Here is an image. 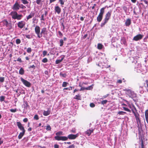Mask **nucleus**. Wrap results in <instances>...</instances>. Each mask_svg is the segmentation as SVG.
<instances>
[{"label": "nucleus", "mask_w": 148, "mask_h": 148, "mask_svg": "<svg viewBox=\"0 0 148 148\" xmlns=\"http://www.w3.org/2000/svg\"><path fill=\"white\" fill-rule=\"evenodd\" d=\"M34 30L36 34L39 38H40L42 36L45 37V33L46 31V28L45 27L43 28L40 32V28L39 26H36Z\"/></svg>", "instance_id": "obj_1"}, {"label": "nucleus", "mask_w": 148, "mask_h": 148, "mask_svg": "<svg viewBox=\"0 0 148 148\" xmlns=\"http://www.w3.org/2000/svg\"><path fill=\"white\" fill-rule=\"evenodd\" d=\"M10 15L11 16L12 18L14 19H16L18 20H21L23 17V16L21 14H18L17 12L15 11H12Z\"/></svg>", "instance_id": "obj_2"}, {"label": "nucleus", "mask_w": 148, "mask_h": 148, "mask_svg": "<svg viewBox=\"0 0 148 148\" xmlns=\"http://www.w3.org/2000/svg\"><path fill=\"white\" fill-rule=\"evenodd\" d=\"M111 12H108L106 14L105 17L101 24V26L102 27L108 22L111 16Z\"/></svg>", "instance_id": "obj_3"}, {"label": "nucleus", "mask_w": 148, "mask_h": 148, "mask_svg": "<svg viewBox=\"0 0 148 148\" xmlns=\"http://www.w3.org/2000/svg\"><path fill=\"white\" fill-rule=\"evenodd\" d=\"M106 7L103 8H101L100 10V12L98 16L97 17V20L98 22H100L102 20L103 14L104 13L105 9Z\"/></svg>", "instance_id": "obj_4"}, {"label": "nucleus", "mask_w": 148, "mask_h": 148, "mask_svg": "<svg viewBox=\"0 0 148 148\" xmlns=\"http://www.w3.org/2000/svg\"><path fill=\"white\" fill-rule=\"evenodd\" d=\"M124 91H126V94L130 97H132L134 94V92L130 89H126Z\"/></svg>", "instance_id": "obj_5"}, {"label": "nucleus", "mask_w": 148, "mask_h": 148, "mask_svg": "<svg viewBox=\"0 0 148 148\" xmlns=\"http://www.w3.org/2000/svg\"><path fill=\"white\" fill-rule=\"evenodd\" d=\"M132 112L135 116L136 120H139V114L137 112L136 109L135 107H133V108L132 109Z\"/></svg>", "instance_id": "obj_6"}, {"label": "nucleus", "mask_w": 148, "mask_h": 148, "mask_svg": "<svg viewBox=\"0 0 148 148\" xmlns=\"http://www.w3.org/2000/svg\"><path fill=\"white\" fill-rule=\"evenodd\" d=\"M20 4L18 3V1H16L15 3L12 7V9L14 10H18L20 8Z\"/></svg>", "instance_id": "obj_7"}, {"label": "nucleus", "mask_w": 148, "mask_h": 148, "mask_svg": "<svg viewBox=\"0 0 148 148\" xmlns=\"http://www.w3.org/2000/svg\"><path fill=\"white\" fill-rule=\"evenodd\" d=\"M55 138L58 140L65 141L68 139V138L64 136H56L55 137Z\"/></svg>", "instance_id": "obj_8"}, {"label": "nucleus", "mask_w": 148, "mask_h": 148, "mask_svg": "<svg viewBox=\"0 0 148 148\" xmlns=\"http://www.w3.org/2000/svg\"><path fill=\"white\" fill-rule=\"evenodd\" d=\"M21 81L23 82V84L25 85L26 86L29 87L31 85V84L26 80H25L23 78H21Z\"/></svg>", "instance_id": "obj_9"}, {"label": "nucleus", "mask_w": 148, "mask_h": 148, "mask_svg": "<svg viewBox=\"0 0 148 148\" xmlns=\"http://www.w3.org/2000/svg\"><path fill=\"white\" fill-rule=\"evenodd\" d=\"M143 36L140 34H138L136 36H135L133 40L135 41H138L142 39L143 37Z\"/></svg>", "instance_id": "obj_10"}, {"label": "nucleus", "mask_w": 148, "mask_h": 148, "mask_svg": "<svg viewBox=\"0 0 148 148\" xmlns=\"http://www.w3.org/2000/svg\"><path fill=\"white\" fill-rule=\"evenodd\" d=\"M25 24V23L23 21L19 22L17 23L18 27L21 29L23 27Z\"/></svg>", "instance_id": "obj_11"}, {"label": "nucleus", "mask_w": 148, "mask_h": 148, "mask_svg": "<svg viewBox=\"0 0 148 148\" xmlns=\"http://www.w3.org/2000/svg\"><path fill=\"white\" fill-rule=\"evenodd\" d=\"M17 125L18 127V128L22 131H25L24 127L22 126L21 123L19 122H17Z\"/></svg>", "instance_id": "obj_12"}, {"label": "nucleus", "mask_w": 148, "mask_h": 148, "mask_svg": "<svg viewBox=\"0 0 148 148\" xmlns=\"http://www.w3.org/2000/svg\"><path fill=\"white\" fill-rule=\"evenodd\" d=\"M78 136V134H77L74 135L73 134H70L68 135L67 137L70 139H74L76 138Z\"/></svg>", "instance_id": "obj_13"}, {"label": "nucleus", "mask_w": 148, "mask_h": 148, "mask_svg": "<svg viewBox=\"0 0 148 148\" xmlns=\"http://www.w3.org/2000/svg\"><path fill=\"white\" fill-rule=\"evenodd\" d=\"M54 10L58 14H59L61 11V9L58 6H56L54 8Z\"/></svg>", "instance_id": "obj_14"}, {"label": "nucleus", "mask_w": 148, "mask_h": 148, "mask_svg": "<svg viewBox=\"0 0 148 148\" xmlns=\"http://www.w3.org/2000/svg\"><path fill=\"white\" fill-rule=\"evenodd\" d=\"M131 23V20L129 18L127 19L125 22V25L127 26H129Z\"/></svg>", "instance_id": "obj_15"}, {"label": "nucleus", "mask_w": 148, "mask_h": 148, "mask_svg": "<svg viewBox=\"0 0 148 148\" xmlns=\"http://www.w3.org/2000/svg\"><path fill=\"white\" fill-rule=\"evenodd\" d=\"M93 129H92L87 130L86 132V134L89 136L90 135L92 132H93Z\"/></svg>", "instance_id": "obj_16"}, {"label": "nucleus", "mask_w": 148, "mask_h": 148, "mask_svg": "<svg viewBox=\"0 0 148 148\" xmlns=\"http://www.w3.org/2000/svg\"><path fill=\"white\" fill-rule=\"evenodd\" d=\"M23 106L24 108V110H25V109H26L27 108L29 107L28 104V103L27 101H24Z\"/></svg>", "instance_id": "obj_17"}, {"label": "nucleus", "mask_w": 148, "mask_h": 148, "mask_svg": "<svg viewBox=\"0 0 148 148\" xmlns=\"http://www.w3.org/2000/svg\"><path fill=\"white\" fill-rule=\"evenodd\" d=\"M35 13L34 12H31L30 14H29L27 17V20H29V19L33 17Z\"/></svg>", "instance_id": "obj_18"}, {"label": "nucleus", "mask_w": 148, "mask_h": 148, "mask_svg": "<svg viewBox=\"0 0 148 148\" xmlns=\"http://www.w3.org/2000/svg\"><path fill=\"white\" fill-rule=\"evenodd\" d=\"M145 116L146 120L148 123V110H147L145 112Z\"/></svg>", "instance_id": "obj_19"}, {"label": "nucleus", "mask_w": 148, "mask_h": 148, "mask_svg": "<svg viewBox=\"0 0 148 148\" xmlns=\"http://www.w3.org/2000/svg\"><path fill=\"white\" fill-rule=\"evenodd\" d=\"M25 131H22V132H21L18 136L19 139H21L22 138V137L25 134Z\"/></svg>", "instance_id": "obj_20"}, {"label": "nucleus", "mask_w": 148, "mask_h": 148, "mask_svg": "<svg viewBox=\"0 0 148 148\" xmlns=\"http://www.w3.org/2000/svg\"><path fill=\"white\" fill-rule=\"evenodd\" d=\"M138 91L140 93H142L143 92V86H140L138 89Z\"/></svg>", "instance_id": "obj_21"}, {"label": "nucleus", "mask_w": 148, "mask_h": 148, "mask_svg": "<svg viewBox=\"0 0 148 148\" xmlns=\"http://www.w3.org/2000/svg\"><path fill=\"white\" fill-rule=\"evenodd\" d=\"M50 112L49 110H47V111H44L43 113V114L45 116H47L49 115Z\"/></svg>", "instance_id": "obj_22"}, {"label": "nucleus", "mask_w": 148, "mask_h": 148, "mask_svg": "<svg viewBox=\"0 0 148 148\" xmlns=\"http://www.w3.org/2000/svg\"><path fill=\"white\" fill-rule=\"evenodd\" d=\"M19 74L23 75L24 73V71L23 69L21 67L19 71Z\"/></svg>", "instance_id": "obj_23"}, {"label": "nucleus", "mask_w": 148, "mask_h": 148, "mask_svg": "<svg viewBox=\"0 0 148 148\" xmlns=\"http://www.w3.org/2000/svg\"><path fill=\"white\" fill-rule=\"evenodd\" d=\"M103 45L100 43H99L98 44L97 48L98 49H102V48H103Z\"/></svg>", "instance_id": "obj_24"}, {"label": "nucleus", "mask_w": 148, "mask_h": 148, "mask_svg": "<svg viewBox=\"0 0 148 148\" xmlns=\"http://www.w3.org/2000/svg\"><path fill=\"white\" fill-rule=\"evenodd\" d=\"M5 97L3 96H2L0 97V101H1L2 102L4 101Z\"/></svg>", "instance_id": "obj_25"}, {"label": "nucleus", "mask_w": 148, "mask_h": 148, "mask_svg": "<svg viewBox=\"0 0 148 148\" xmlns=\"http://www.w3.org/2000/svg\"><path fill=\"white\" fill-rule=\"evenodd\" d=\"M68 84V83L66 82H63L62 84V86L63 87H66L67 86V84Z\"/></svg>", "instance_id": "obj_26"}, {"label": "nucleus", "mask_w": 148, "mask_h": 148, "mask_svg": "<svg viewBox=\"0 0 148 148\" xmlns=\"http://www.w3.org/2000/svg\"><path fill=\"white\" fill-rule=\"evenodd\" d=\"M60 75L64 77H65L66 76V73L63 74L62 72L60 73Z\"/></svg>", "instance_id": "obj_27"}, {"label": "nucleus", "mask_w": 148, "mask_h": 148, "mask_svg": "<svg viewBox=\"0 0 148 148\" xmlns=\"http://www.w3.org/2000/svg\"><path fill=\"white\" fill-rule=\"evenodd\" d=\"M80 96L79 95H76L74 97V98L75 99H76L78 100H81L80 99Z\"/></svg>", "instance_id": "obj_28"}, {"label": "nucleus", "mask_w": 148, "mask_h": 148, "mask_svg": "<svg viewBox=\"0 0 148 148\" xmlns=\"http://www.w3.org/2000/svg\"><path fill=\"white\" fill-rule=\"evenodd\" d=\"M126 113V112H124L123 111H119L118 112V114H119V115H124Z\"/></svg>", "instance_id": "obj_29"}, {"label": "nucleus", "mask_w": 148, "mask_h": 148, "mask_svg": "<svg viewBox=\"0 0 148 148\" xmlns=\"http://www.w3.org/2000/svg\"><path fill=\"white\" fill-rule=\"evenodd\" d=\"M60 47H62L63 46L64 43V41L63 40L61 39L60 40Z\"/></svg>", "instance_id": "obj_30"}, {"label": "nucleus", "mask_w": 148, "mask_h": 148, "mask_svg": "<svg viewBox=\"0 0 148 148\" xmlns=\"http://www.w3.org/2000/svg\"><path fill=\"white\" fill-rule=\"evenodd\" d=\"M22 3L24 4H27L28 3V2L27 0H21Z\"/></svg>", "instance_id": "obj_31"}, {"label": "nucleus", "mask_w": 148, "mask_h": 148, "mask_svg": "<svg viewBox=\"0 0 148 148\" xmlns=\"http://www.w3.org/2000/svg\"><path fill=\"white\" fill-rule=\"evenodd\" d=\"M108 102L107 100H105L102 101H101V104L103 105H104L105 104H106V103Z\"/></svg>", "instance_id": "obj_32"}, {"label": "nucleus", "mask_w": 148, "mask_h": 148, "mask_svg": "<svg viewBox=\"0 0 148 148\" xmlns=\"http://www.w3.org/2000/svg\"><path fill=\"white\" fill-rule=\"evenodd\" d=\"M16 43L17 44H19L21 42V41L20 39H17L16 40Z\"/></svg>", "instance_id": "obj_33"}, {"label": "nucleus", "mask_w": 148, "mask_h": 148, "mask_svg": "<svg viewBox=\"0 0 148 148\" xmlns=\"http://www.w3.org/2000/svg\"><path fill=\"white\" fill-rule=\"evenodd\" d=\"M48 61V60L47 58H45L42 60V62L43 63H46Z\"/></svg>", "instance_id": "obj_34"}, {"label": "nucleus", "mask_w": 148, "mask_h": 148, "mask_svg": "<svg viewBox=\"0 0 148 148\" xmlns=\"http://www.w3.org/2000/svg\"><path fill=\"white\" fill-rule=\"evenodd\" d=\"M34 119L36 120H38V116L37 114L35 115L34 116Z\"/></svg>", "instance_id": "obj_35"}, {"label": "nucleus", "mask_w": 148, "mask_h": 148, "mask_svg": "<svg viewBox=\"0 0 148 148\" xmlns=\"http://www.w3.org/2000/svg\"><path fill=\"white\" fill-rule=\"evenodd\" d=\"M123 109L124 110H125V111H127V112H131L130 110H129V109H128V108H127L123 107Z\"/></svg>", "instance_id": "obj_36"}, {"label": "nucleus", "mask_w": 148, "mask_h": 148, "mask_svg": "<svg viewBox=\"0 0 148 148\" xmlns=\"http://www.w3.org/2000/svg\"><path fill=\"white\" fill-rule=\"evenodd\" d=\"M32 50L31 48L29 47L27 49V52L28 53H30L31 52Z\"/></svg>", "instance_id": "obj_37"}, {"label": "nucleus", "mask_w": 148, "mask_h": 148, "mask_svg": "<svg viewBox=\"0 0 148 148\" xmlns=\"http://www.w3.org/2000/svg\"><path fill=\"white\" fill-rule=\"evenodd\" d=\"M47 51H43L42 54L43 55V57H44L45 56L47 55Z\"/></svg>", "instance_id": "obj_38"}, {"label": "nucleus", "mask_w": 148, "mask_h": 148, "mask_svg": "<svg viewBox=\"0 0 148 148\" xmlns=\"http://www.w3.org/2000/svg\"><path fill=\"white\" fill-rule=\"evenodd\" d=\"M20 8H21L22 9H25L26 8L25 6L23 5L22 4H20Z\"/></svg>", "instance_id": "obj_39"}, {"label": "nucleus", "mask_w": 148, "mask_h": 148, "mask_svg": "<svg viewBox=\"0 0 148 148\" xmlns=\"http://www.w3.org/2000/svg\"><path fill=\"white\" fill-rule=\"evenodd\" d=\"M10 110V111L12 112H15L16 111L17 109L16 108L14 109H11Z\"/></svg>", "instance_id": "obj_40"}, {"label": "nucleus", "mask_w": 148, "mask_h": 148, "mask_svg": "<svg viewBox=\"0 0 148 148\" xmlns=\"http://www.w3.org/2000/svg\"><path fill=\"white\" fill-rule=\"evenodd\" d=\"M72 90V87L71 86L69 87V88H64L63 90Z\"/></svg>", "instance_id": "obj_41"}, {"label": "nucleus", "mask_w": 148, "mask_h": 148, "mask_svg": "<svg viewBox=\"0 0 148 148\" xmlns=\"http://www.w3.org/2000/svg\"><path fill=\"white\" fill-rule=\"evenodd\" d=\"M51 127L49 125L47 126L46 129L47 130H51Z\"/></svg>", "instance_id": "obj_42"}, {"label": "nucleus", "mask_w": 148, "mask_h": 148, "mask_svg": "<svg viewBox=\"0 0 148 148\" xmlns=\"http://www.w3.org/2000/svg\"><path fill=\"white\" fill-rule=\"evenodd\" d=\"M123 9L125 11V12H126L127 11V8L125 6H124L123 7Z\"/></svg>", "instance_id": "obj_43"}, {"label": "nucleus", "mask_w": 148, "mask_h": 148, "mask_svg": "<svg viewBox=\"0 0 148 148\" xmlns=\"http://www.w3.org/2000/svg\"><path fill=\"white\" fill-rule=\"evenodd\" d=\"M62 61L60 60H57L56 61V64H59Z\"/></svg>", "instance_id": "obj_44"}, {"label": "nucleus", "mask_w": 148, "mask_h": 148, "mask_svg": "<svg viewBox=\"0 0 148 148\" xmlns=\"http://www.w3.org/2000/svg\"><path fill=\"white\" fill-rule=\"evenodd\" d=\"M62 132H57L56 133V134L57 135V136H59V135H62Z\"/></svg>", "instance_id": "obj_45"}, {"label": "nucleus", "mask_w": 148, "mask_h": 148, "mask_svg": "<svg viewBox=\"0 0 148 148\" xmlns=\"http://www.w3.org/2000/svg\"><path fill=\"white\" fill-rule=\"evenodd\" d=\"M4 80V77H0V82H3Z\"/></svg>", "instance_id": "obj_46"}, {"label": "nucleus", "mask_w": 148, "mask_h": 148, "mask_svg": "<svg viewBox=\"0 0 148 148\" xmlns=\"http://www.w3.org/2000/svg\"><path fill=\"white\" fill-rule=\"evenodd\" d=\"M44 14H43L41 16V18L40 19L41 21H44L45 19L44 18Z\"/></svg>", "instance_id": "obj_47"}, {"label": "nucleus", "mask_w": 148, "mask_h": 148, "mask_svg": "<svg viewBox=\"0 0 148 148\" xmlns=\"http://www.w3.org/2000/svg\"><path fill=\"white\" fill-rule=\"evenodd\" d=\"M59 1L61 5H63L64 4V2L62 0H59Z\"/></svg>", "instance_id": "obj_48"}, {"label": "nucleus", "mask_w": 148, "mask_h": 148, "mask_svg": "<svg viewBox=\"0 0 148 148\" xmlns=\"http://www.w3.org/2000/svg\"><path fill=\"white\" fill-rule=\"evenodd\" d=\"M109 95V94H107L106 95H104L102 97L101 99H105L107 97H108Z\"/></svg>", "instance_id": "obj_49"}, {"label": "nucleus", "mask_w": 148, "mask_h": 148, "mask_svg": "<svg viewBox=\"0 0 148 148\" xmlns=\"http://www.w3.org/2000/svg\"><path fill=\"white\" fill-rule=\"evenodd\" d=\"M33 68L34 69H35L36 68V66H34V65H33L32 66H29V68Z\"/></svg>", "instance_id": "obj_50"}, {"label": "nucleus", "mask_w": 148, "mask_h": 148, "mask_svg": "<svg viewBox=\"0 0 148 148\" xmlns=\"http://www.w3.org/2000/svg\"><path fill=\"white\" fill-rule=\"evenodd\" d=\"M41 2V0H36V3L38 4H39Z\"/></svg>", "instance_id": "obj_51"}, {"label": "nucleus", "mask_w": 148, "mask_h": 148, "mask_svg": "<svg viewBox=\"0 0 148 148\" xmlns=\"http://www.w3.org/2000/svg\"><path fill=\"white\" fill-rule=\"evenodd\" d=\"M90 106L92 108H93L95 107V105L93 103H91L90 104Z\"/></svg>", "instance_id": "obj_52"}, {"label": "nucleus", "mask_w": 148, "mask_h": 148, "mask_svg": "<svg viewBox=\"0 0 148 148\" xmlns=\"http://www.w3.org/2000/svg\"><path fill=\"white\" fill-rule=\"evenodd\" d=\"M75 145H70L68 148H74Z\"/></svg>", "instance_id": "obj_53"}, {"label": "nucleus", "mask_w": 148, "mask_h": 148, "mask_svg": "<svg viewBox=\"0 0 148 148\" xmlns=\"http://www.w3.org/2000/svg\"><path fill=\"white\" fill-rule=\"evenodd\" d=\"M58 33L60 37H62L63 36V34L60 31H58Z\"/></svg>", "instance_id": "obj_54"}, {"label": "nucleus", "mask_w": 148, "mask_h": 148, "mask_svg": "<svg viewBox=\"0 0 148 148\" xmlns=\"http://www.w3.org/2000/svg\"><path fill=\"white\" fill-rule=\"evenodd\" d=\"M92 86H93V85L88 87V90H90L92 89L93 87Z\"/></svg>", "instance_id": "obj_55"}, {"label": "nucleus", "mask_w": 148, "mask_h": 148, "mask_svg": "<svg viewBox=\"0 0 148 148\" xmlns=\"http://www.w3.org/2000/svg\"><path fill=\"white\" fill-rule=\"evenodd\" d=\"M25 36L28 39H30L31 38L30 36L29 35H25Z\"/></svg>", "instance_id": "obj_56"}, {"label": "nucleus", "mask_w": 148, "mask_h": 148, "mask_svg": "<svg viewBox=\"0 0 148 148\" xmlns=\"http://www.w3.org/2000/svg\"><path fill=\"white\" fill-rule=\"evenodd\" d=\"M17 61H18L20 62H21L22 61L21 60V58H18L17 60Z\"/></svg>", "instance_id": "obj_57"}, {"label": "nucleus", "mask_w": 148, "mask_h": 148, "mask_svg": "<svg viewBox=\"0 0 148 148\" xmlns=\"http://www.w3.org/2000/svg\"><path fill=\"white\" fill-rule=\"evenodd\" d=\"M141 148H144V144H143V141L142 140V141H141Z\"/></svg>", "instance_id": "obj_58"}, {"label": "nucleus", "mask_w": 148, "mask_h": 148, "mask_svg": "<svg viewBox=\"0 0 148 148\" xmlns=\"http://www.w3.org/2000/svg\"><path fill=\"white\" fill-rule=\"evenodd\" d=\"M27 121H28V119L27 118H25L23 120V121L24 122H26Z\"/></svg>", "instance_id": "obj_59"}, {"label": "nucleus", "mask_w": 148, "mask_h": 148, "mask_svg": "<svg viewBox=\"0 0 148 148\" xmlns=\"http://www.w3.org/2000/svg\"><path fill=\"white\" fill-rule=\"evenodd\" d=\"M141 66V65L138 64L136 66H135V67L136 68H139Z\"/></svg>", "instance_id": "obj_60"}, {"label": "nucleus", "mask_w": 148, "mask_h": 148, "mask_svg": "<svg viewBox=\"0 0 148 148\" xmlns=\"http://www.w3.org/2000/svg\"><path fill=\"white\" fill-rule=\"evenodd\" d=\"M62 27H63V29H62V30H63L64 29H65V26H64V23H62Z\"/></svg>", "instance_id": "obj_61"}, {"label": "nucleus", "mask_w": 148, "mask_h": 148, "mask_svg": "<svg viewBox=\"0 0 148 148\" xmlns=\"http://www.w3.org/2000/svg\"><path fill=\"white\" fill-rule=\"evenodd\" d=\"M55 148H59V146L57 144H55L54 145Z\"/></svg>", "instance_id": "obj_62"}, {"label": "nucleus", "mask_w": 148, "mask_h": 148, "mask_svg": "<svg viewBox=\"0 0 148 148\" xmlns=\"http://www.w3.org/2000/svg\"><path fill=\"white\" fill-rule=\"evenodd\" d=\"M85 90L84 87H82L79 90L80 91H82V90Z\"/></svg>", "instance_id": "obj_63"}, {"label": "nucleus", "mask_w": 148, "mask_h": 148, "mask_svg": "<svg viewBox=\"0 0 148 148\" xmlns=\"http://www.w3.org/2000/svg\"><path fill=\"white\" fill-rule=\"evenodd\" d=\"M5 24L7 26L8 24V21H7L5 20Z\"/></svg>", "instance_id": "obj_64"}]
</instances>
